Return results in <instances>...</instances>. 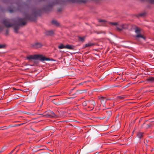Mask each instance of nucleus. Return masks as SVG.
Segmentation results:
<instances>
[{
	"mask_svg": "<svg viewBox=\"0 0 154 154\" xmlns=\"http://www.w3.org/2000/svg\"><path fill=\"white\" fill-rule=\"evenodd\" d=\"M119 97L121 99H122L123 98V97L121 96H119Z\"/></svg>",
	"mask_w": 154,
	"mask_h": 154,
	"instance_id": "45",
	"label": "nucleus"
},
{
	"mask_svg": "<svg viewBox=\"0 0 154 154\" xmlns=\"http://www.w3.org/2000/svg\"><path fill=\"white\" fill-rule=\"evenodd\" d=\"M100 100L101 103L103 104V105H105L104 100L105 99V98L103 97H101L100 98Z\"/></svg>",
	"mask_w": 154,
	"mask_h": 154,
	"instance_id": "16",
	"label": "nucleus"
},
{
	"mask_svg": "<svg viewBox=\"0 0 154 154\" xmlns=\"http://www.w3.org/2000/svg\"><path fill=\"white\" fill-rule=\"evenodd\" d=\"M75 48V46L72 45H65V48L70 49L73 50Z\"/></svg>",
	"mask_w": 154,
	"mask_h": 154,
	"instance_id": "11",
	"label": "nucleus"
},
{
	"mask_svg": "<svg viewBox=\"0 0 154 154\" xmlns=\"http://www.w3.org/2000/svg\"><path fill=\"white\" fill-rule=\"evenodd\" d=\"M69 1L72 2H82L85 3L86 2V0H69Z\"/></svg>",
	"mask_w": 154,
	"mask_h": 154,
	"instance_id": "10",
	"label": "nucleus"
},
{
	"mask_svg": "<svg viewBox=\"0 0 154 154\" xmlns=\"http://www.w3.org/2000/svg\"><path fill=\"white\" fill-rule=\"evenodd\" d=\"M106 99V101H105V102H104L105 103L106 102V101L107 100V99Z\"/></svg>",
	"mask_w": 154,
	"mask_h": 154,
	"instance_id": "51",
	"label": "nucleus"
},
{
	"mask_svg": "<svg viewBox=\"0 0 154 154\" xmlns=\"http://www.w3.org/2000/svg\"><path fill=\"white\" fill-rule=\"evenodd\" d=\"M25 113L27 114L28 115H29L31 114V113L29 112H26Z\"/></svg>",
	"mask_w": 154,
	"mask_h": 154,
	"instance_id": "44",
	"label": "nucleus"
},
{
	"mask_svg": "<svg viewBox=\"0 0 154 154\" xmlns=\"http://www.w3.org/2000/svg\"><path fill=\"white\" fill-rule=\"evenodd\" d=\"M51 96V97H54V96Z\"/></svg>",
	"mask_w": 154,
	"mask_h": 154,
	"instance_id": "52",
	"label": "nucleus"
},
{
	"mask_svg": "<svg viewBox=\"0 0 154 154\" xmlns=\"http://www.w3.org/2000/svg\"><path fill=\"white\" fill-rule=\"evenodd\" d=\"M150 122H152V121H150Z\"/></svg>",
	"mask_w": 154,
	"mask_h": 154,
	"instance_id": "57",
	"label": "nucleus"
},
{
	"mask_svg": "<svg viewBox=\"0 0 154 154\" xmlns=\"http://www.w3.org/2000/svg\"><path fill=\"white\" fill-rule=\"evenodd\" d=\"M144 119V117H142L141 118V119H140V120L139 121V122H141L143 119Z\"/></svg>",
	"mask_w": 154,
	"mask_h": 154,
	"instance_id": "39",
	"label": "nucleus"
},
{
	"mask_svg": "<svg viewBox=\"0 0 154 154\" xmlns=\"http://www.w3.org/2000/svg\"><path fill=\"white\" fill-rule=\"evenodd\" d=\"M79 39V41H81L82 42H83L85 41V37L83 36V37H81V36H79L78 37Z\"/></svg>",
	"mask_w": 154,
	"mask_h": 154,
	"instance_id": "20",
	"label": "nucleus"
},
{
	"mask_svg": "<svg viewBox=\"0 0 154 154\" xmlns=\"http://www.w3.org/2000/svg\"><path fill=\"white\" fill-rule=\"evenodd\" d=\"M61 123H62V122H57V124H55L56 125H61Z\"/></svg>",
	"mask_w": 154,
	"mask_h": 154,
	"instance_id": "33",
	"label": "nucleus"
},
{
	"mask_svg": "<svg viewBox=\"0 0 154 154\" xmlns=\"http://www.w3.org/2000/svg\"><path fill=\"white\" fill-rule=\"evenodd\" d=\"M21 154H26V152H25V151H23L21 152Z\"/></svg>",
	"mask_w": 154,
	"mask_h": 154,
	"instance_id": "37",
	"label": "nucleus"
},
{
	"mask_svg": "<svg viewBox=\"0 0 154 154\" xmlns=\"http://www.w3.org/2000/svg\"><path fill=\"white\" fill-rule=\"evenodd\" d=\"M76 94H75V93L73 94H72V95H76Z\"/></svg>",
	"mask_w": 154,
	"mask_h": 154,
	"instance_id": "48",
	"label": "nucleus"
},
{
	"mask_svg": "<svg viewBox=\"0 0 154 154\" xmlns=\"http://www.w3.org/2000/svg\"><path fill=\"white\" fill-rule=\"evenodd\" d=\"M57 3V2H55V3H54V2H53V3H51V4H50L49 5H48V6L49 7H52L54 5H55V4H56Z\"/></svg>",
	"mask_w": 154,
	"mask_h": 154,
	"instance_id": "27",
	"label": "nucleus"
},
{
	"mask_svg": "<svg viewBox=\"0 0 154 154\" xmlns=\"http://www.w3.org/2000/svg\"><path fill=\"white\" fill-rule=\"evenodd\" d=\"M36 99V96L35 95L29 96L26 98V101L29 103H33L35 102Z\"/></svg>",
	"mask_w": 154,
	"mask_h": 154,
	"instance_id": "6",
	"label": "nucleus"
},
{
	"mask_svg": "<svg viewBox=\"0 0 154 154\" xmlns=\"http://www.w3.org/2000/svg\"><path fill=\"white\" fill-rule=\"evenodd\" d=\"M144 15V13H143L142 14H140L139 15V16H143Z\"/></svg>",
	"mask_w": 154,
	"mask_h": 154,
	"instance_id": "34",
	"label": "nucleus"
},
{
	"mask_svg": "<svg viewBox=\"0 0 154 154\" xmlns=\"http://www.w3.org/2000/svg\"><path fill=\"white\" fill-rule=\"evenodd\" d=\"M98 21L100 22H101L103 23V24H106V21L100 19L98 20Z\"/></svg>",
	"mask_w": 154,
	"mask_h": 154,
	"instance_id": "26",
	"label": "nucleus"
},
{
	"mask_svg": "<svg viewBox=\"0 0 154 154\" xmlns=\"http://www.w3.org/2000/svg\"><path fill=\"white\" fill-rule=\"evenodd\" d=\"M6 127V126L4 127ZM4 128V127L0 128V130H4V129H6V128H4L2 129V128Z\"/></svg>",
	"mask_w": 154,
	"mask_h": 154,
	"instance_id": "38",
	"label": "nucleus"
},
{
	"mask_svg": "<svg viewBox=\"0 0 154 154\" xmlns=\"http://www.w3.org/2000/svg\"><path fill=\"white\" fill-rule=\"evenodd\" d=\"M51 101L57 105H59L60 104V103L58 101V100L57 99H54Z\"/></svg>",
	"mask_w": 154,
	"mask_h": 154,
	"instance_id": "13",
	"label": "nucleus"
},
{
	"mask_svg": "<svg viewBox=\"0 0 154 154\" xmlns=\"http://www.w3.org/2000/svg\"><path fill=\"white\" fill-rule=\"evenodd\" d=\"M154 125V123H152V124H151V125Z\"/></svg>",
	"mask_w": 154,
	"mask_h": 154,
	"instance_id": "50",
	"label": "nucleus"
},
{
	"mask_svg": "<svg viewBox=\"0 0 154 154\" xmlns=\"http://www.w3.org/2000/svg\"><path fill=\"white\" fill-rule=\"evenodd\" d=\"M73 90H74V89H72L71 90V91H73Z\"/></svg>",
	"mask_w": 154,
	"mask_h": 154,
	"instance_id": "55",
	"label": "nucleus"
},
{
	"mask_svg": "<svg viewBox=\"0 0 154 154\" xmlns=\"http://www.w3.org/2000/svg\"><path fill=\"white\" fill-rule=\"evenodd\" d=\"M117 30L119 31H122L123 29H126L127 28V26L124 24H119V26H116Z\"/></svg>",
	"mask_w": 154,
	"mask_h": 154,
	"instance_id": "7",
	"label": "nucleus"
},
{
	"mask_svg": "<svg viewBox=\"0 0 154 154\" xmlns=\"http://www.w3.org/2000/svg\"><path fill=\"white\" fill-rule=\"evenodd\" d=\"M134 30V32L136 34L134 37L136 38H142L144 39V37L141 33L140 29L138 27L135 26L133 28Z\"/></svg>",
	"mask_w": 154,
	"mask_h": 154,
	"instance_id": "4",
	"label": "nucleus"
},
{
	"mask_svg": "<svg viewBox=\"0 0 154 154\" xmlns=\"http://www.w3.org/2000/svg\"><path fill=\"white\" fill-rule=\"evenodd\" d=\"M54 34V32L52 30H50L47 31L46 32V34L48 35H52Z\"/></svg>",
	"mask_w": 154,
	"mask_h": 154,
	"instance_id": "14",
	"label": "nucleus"
},
{
	"mask_svg": "<svg viewBox=\"0 0 154 154\" xmlns=\"http://www.w3.org/2000/svg\"><path fill=\"white\" fill-rule=\"evenodd\" d=\"M149 70L148 68L146 69L145 67V72H147L146 73H145V75H150L151 74V72L149 71Z\"/></svg>",
	"mask_w": 154,
	"mask_h": 154,
	"instance_id": "21",
	"label": "nucleus"
},
{
	"mask_svg": "<svg viewBox=\"0 0 154 154\" xmlns=\"http://www.w3.org/2000/svg\"><path fill=\"white\" fill-rule=\"evenodd\" d=\"M109 24L111 26H119V24L117 22H109Z\"/></svg>",
	"mask_w": 154,
	"mask_h": 154,
	"instance_id": "19",
	"label": "nucleus"
},
{
	"mask_svg": "<svg viewBox=\"0 0 154 154\" xmlns=\"http://www.w3.org/2000/svg\"><path fill=\"white\" fill-rule=\"evenodd\" d=\"M5 150V148H4V147H3L2 149V150L0 151V153L2 152H3Z\"/></svg>",
	"mask_w": 154,
	"mask_h": 154,
	"instance_id": "32",
	"label": "nucleus"
},
{
	"mask_svg": "<svg viewBox=\"0 0 154 154\" xmlns=\"http://www.w3.org/2000/svg\"><path fill=\"white\" fill-rule=\"evenodd\" d=\"M94 45V43H88L87 44H86L85 45V47H90L91 46Z\"/></svg>",
	"mask_w": 154,
	"mask_h": 154,
	"instance_id": "22",
	"label": "nucleus"
},
{
	"mask_svg": "<svg viewBox=\"0 0 154 154\" xmlns=\"http://www.w3.org/2000/svg\"><path fill=\"white\" fill-rule=\"evenodd\" d=\"M37 13L36 11L34 10L31 15L26 14L25 18H18L16 21L15 23V26L14 27V31L16 33L17 32L18 30L19 29V26L21 25H24L26 23V21L27 20H33L37 16Z\"/></svg>",
	"mask_w": 154,
	"mask_h": 154,
	"instance_id": "1",
	"label": "nucleus"
},
{
	"mask_svg": "<svg viewBox=\"0 0 154 154\" xmlns=\"http://www.w3.org/2000/svg\"><path fill=\"white\" fill-rule=\"evenodd\" d=\"M134 130L133 131V132H134Z\"/></svg>",
	"mask_w": 154,
	"mask_h": 154,
	"instance_id": "56",
	"label": "nucleus"
},
{
	"mask_svg": "<svg viewBox=\"0 0 154 154\" xmlns=\"http://www.w3.org/2000/svg\"><path fill=\"white\" fill-rule=\"evenodd\" d=\"M52 24L57 26H59V23L55 20H52Z\"/></svg>",
	"mask_w": 154,
	"mask_h": 154,
	"instance_id": "17",
	"label": "nucleus"
},
{
	"mask_svg": "<svg viewBox=\"0 0 154 154\" xmlns=\"http://www.w3.org/2000/svg\"><path fill=\"white\" fill-rule=\"evenodd\" d=\"M94 32L96 33L97 34H100L103 33L104 34H105V32L104 31H95Z\"/></svg>",
	"mask_w": 154,
	"mask_h": 154,
	"instance_id": "18",
	"label": "nucleus"
},
{
	"mask_svg": "<svg viewBox=\"0 0 154 154\" xmlns=\"http://www.w3.org/2000/svg\"><path fill=\"white\" fill-rule=\"evenodd\" d=\"M149 64V63L147 62H145V66L146 65H147Z\"/></svg>",
	"mask_w": 154,
	"mask_h": 154,
	"instance_id": "40",
	"label": "nucleus"
},
{
	"mask_svg": "<svg viewBox=\"0 0 154 154\" xmlns=\"http://www.w3.org/2000/svg\"><path fill=\"white\" fill-rule=\"evenodd\" d=\"M107 115V119L108 120L112 115V112L111 111L106 112Z\"/></svg>",
	"mask_w": 154,
	"mask_h": 154,
	"instance_id": "15",
	"label": "nucleus"
},
{
	"mask_svg": "<svg viewBox=\"0 0 154 154\" xmlns=\"http://www.w3.org/2000/svg\"><path fill=\"white\" fill-rule=\"evenodd\" d=\"M11 12V10H10V11Z\"/></svg>",
	"mask_w": 154,
	"mask_h": 154,
	"instance_id": "60",
	"label": "nucleus"
},
{
	"mask_svg": "<svg viewBox=\"0 0 154 154\" xmlns=\"http://www.w3.org/2000/svg\"><path fill=\"white\" fill-rule=\"evenodd\" d=\"M5 47V45H0V49L4 48Z\"/></svg>",
	"mask_w": 154,
	"mask_h": 154,
	"instance_id": "29",
	"label": "nucleus"
},
{
	"mask_svg": "<svg viewBox=\"0 0 154 154\" xmlns=\"http://www.w3.org/2000/svg\"><path fill=\"white\" fill-rule=\"evenodd\" d=\"M8 30H6V33H8Z\"/></svg>",
	"mask_w": 154,
	"mask_h": 154,
	"instance_id": "47",
	"label": "nucleus"
},
{
	"mask_svg": "<svg viewBox=\"0 0 154 154\" xmlns=\"http://www.w3.org/2000/svg\"><path fill=\"white\" fill-rule=\"evenodd\" d=\"M83 93L82 90H77L75 93V94H82Z\"/></svg>",
	"mask_w": 154,
	"mask_h": 154,
	"instance_id": "23",
	"label": "nucleus"
},
{
	"mask_svg": "<svg viewBox=\"0 0 154 154\" xmlns=\"http://www.w3.org/2000/svg\"><path fill=\"white\" fill-rule=\"evenodd\" d=\"M8 154H11L10 153H9Z\"/></svg>",
	"mask_w": 154,
	"mask_h": 154,
	"instance_id": "59",
	"label": "nucleus"
},
{
	"mask_svg": "<svg viewBox=\"0 0 154 154\" xmlns=\"http://www.w3.org/2000/svg\"><path fill=\"white\" fill-rule=\"evenodd\" d=\"M22 144L20 145H18V146H17L11 152H10V153L11 154L14 151L15 149L18 146H21Z\"/></svg>",
	"mask_w": 154,
	"mask_h": 154,
	"instance_id": "28",
	"label": "nucleus"
},
{
	"mask_svg": "<svg viewBox=\"0 0 154 154\" xmlns=\"http://www.w3.org/2000/svg\"><path fill=\"white\" fill-rule=\"evenodd\" d=\"M23 124H24V123H21V124H19L15 125H22Z\"/></svg>",
	"mask_w": 154,
	"mask_h": 154,
	"instance_id": "43",
	"label": "nucleus"
},
{
	"mask_svg": "<svg viewBox=\"0 0 154 154\" xmlns=\"http://www.w3.org/2000/svg\"><path fill=\"white\" fill-rule=\"evenodd\" d=\"M42 45L40 43H36L32 45V47L34 48H38L41 47Z\"/></svg>",
	"mask_w": 154,
	"mask_h": 154,
	"instance_id": "9",
	"label": "nucleus"
},
{
	"mask_svg": "<svg viewBox=\"0 0 154 154\" xmlns=\"http://www.w3.org/2000/svg\"><path fill=\"white\" fill-rule=\"evenodd\" d=\"M61 11V10H60V9H58V11Z\"/></svg>",
	"mask_w": 154,
	"mask_h": 154,
	"instance_id": "49",
	"label": "nucleus"
},
{
	"mask_svg": "<svg viewBox=\"0 0 154 154\" xmlns=\"http://www.w3.org/2000/svg\"><path fill=\"white\" fill-rule=\"evenodd\" d=\"M83 83H82V82H81V83H80L79 85H82L83 84Z\"/></svg>",
	"mask_w": 154,
	"mask_h": 154,
	"instance_id": "46",
	"label": "nucleus"
},
{
	"mask_svg": "<svg viewBox=\"0 0 154 154\" xmlns=\"http://www.w3.org/2000/svg\"><path fill=\"white\" fill-rule=\"evenodd\" d=\"M3 29V28L2 26H1L0 25V31H2Z\"/></svg>",
	"mask_w": 154,
	"mask_h": 154,
	"instance_id": "36",
	"label": "nucleus"
},
{
	"mask_svg": "<svg viewBox=\"0 0 154 154\" xmlns=\"http://www.w3.org/2000/svg\"><path fill=\"white\" fill-rule=\"evenodd\" d=\"M70 125H72V124H70Z\"/></svg>",
	"mask_w": 154,
	"mask_h": 154,
	"instance_id": "58",
	"label": "nucleus"
},
{
	"mask_svg": "<svg viewBox=\"0 0 154 154\" xmlns=\"http://www.w3.org/2000/svg\"><path fill=\"white\" fill-rule=\"evenodd\" d=\"M118 117V116H117L116 117V119H117V117Z\"/></svg>",
	"mask_w": 154,
	"mask_h": 154,
	"instance_id": "53",
	"label": "nucleus"
},
{
	"mask_svg": "<svg viewBox=\"0 0 154 154\" xmlns=\"http://www.w3.org/2000/svg\"><path fill=\"white\" fill-rule=\"evenodd\" d=\"M83 105L84 106H85L86 105V103H85V102H84V103H83Z\"/></svg>",
	"mask_w": 154,
	"mask_h": 154,
	"instance_id": "42",
	"label": "nucleus"
},
{
	"mask_svg": "<svg viewBox=\"0 0 154 154\" xmlns=\"http://www.w3.org/2000/svg\"><path fill=\"white\" fill-rule=\"evenodd\" d=\"M106 117V116H103L102 117H99V118L100 119H104Z\"/></svg>",
	"mask_w": 154,
	"mask_h": 154,
	"instance_id": "35",
	"label": "nucleus"
},
{
	"mask_svg": "<svg viewBox=\"0 0 154 154\" xmlns=\"http://www.w3.org/2000/svg\"><path fill=\"white\" fill-rule=\"evenodd\" d=\"M18 151H19V149L17 150V151L16 152H18Z\"/></svg>",
	"mask_w": 154,
	"mask_h": 154,
	"instance_id": "54",
	"label": "nucleus"
},
{
	"mask_svg": "<svg viewBox=\"0 0 154 154\" xmlns=\"http://www.w3.org/2000/svg\"><path fill=\"white\" fill-rule=\"evenodd\" d=\"M144 136L143 133L140 132H138L137 134V137L140 139L142 138Z\"/></svg>",
	"mask_w": 154,
	"mask_h": 154,
	"instance_id": "12",
	"label": "nucleus"
},
{
	"mask_svg": "<svg viewBox=\"0 0 154 154\" xmlns=\"http://www.w3.org/2000/svg\"><path fill=\"white\" fill-rule=\"evenodd\" d=\"M116 124L117 125H120L121 124V123L120 122L118 119H116L115 121Z\"/></svg>",
	"mask_w": 154,
	"mask_h": 154,
	"instance_id": "25",
	"label": "nucleus"
},
{
	"mask_svg": "<svg viewBox=\"0 0 154 154\" xmlns=\"http://www.w3.org/2000/svg\"><path fill=\"white\" fill-rule=\"evenodd\" d=\"M151 105V103H148L146 105H145V106H146V107H148L149 106Z\"/></svg>",
	"mask_w": 154,
	"mask_h": 154,
	"instance_id": "31",
	"label": "nucleus"
},
{
	"mask_svg": "<svg viewBox=\"0 0 154 154\" xmlns=\"http://www.w3.org/2000/svg\"><path fill=\"white\" fill-rule=\"evenodd\" d=\"M58 48L60 49L65 48V45H64L63 44H61L59 46Z\"/></svg>",
	"mask_w": 154,
	"mask_h": 154,
	"instance_id": "24",
	"label": "nucleus"
},
{
	"mask_svg": "<svg viewBox=\"0 0 154 154\" xmlns=\"http://www.w3.org/2000/svg\"><path fill=\"white\" fill-rule=\"evenodd\" d=\"M151 3L154 2V0H149Z\"/></svg>",
	"mask_w": 154,
	"mask_h": 154,
	"instance_id": "41",
	"label": "nucleus"
},
{
	"mask_svg": "<svg viewBox=\"0 0 154 154\" xmlns=\"http://www.w3.org/2000/svg\"><path fill=\"white\" fill-rule=\"evenodd\" d=\"M2 23L7 27H11L13 25L11 23V20L9 19H5L3 21Z\"/></svg>",
	"mask_w": 154,
	"mask_h": 154,
	"instance_id": "5",
	"label": "nucleus"
},
{
	"mask_svg": "<svg viewBox=\"0 0 154 154\" xmlns=\"http://www.w3.org/2000/svg\"><path fill=\"white\" fill-rule=\"evenodd\" d=\"M146 79L145 80V82L147 83L154 82V77H146Z\"/></svg>",
	"mask_w": 154,
	"mask_h": 154,
	"instance_id": "8",
	"label": "nucleus"
},
{
	"mask_svg": "<svg viewBox=\"0 0 154 154\" xmlns=\"http://www.w3.org/2000/svg\"><path fill=\"white\" fill-rule=\"evenodd\" d=\"M91 104L94 106L95 105V102L94 101H92L91 102Z\"/></svg>",
	"mask_w": 154,
	"mask_h": 154,
	"instance_id": "30",
	"label": "nucleus"
},
{
	"mask_svg": "<svg viewBox=\"0 0 154 154\" xmlns=\"http://www.w3.org/2000/svg\"><path fill=\"white\" fill-rule=\"evenodd\" d=\"M40 115L45 118H51L55 117L56 116V115L54 112L51 110L45 111L44 113Z\"/></svg>",
	"mask_w": 154,
	"mask_h": 154,
	"instance_id": "3",
	"label": "nucleus"
},
{
	"mask_svg": "<svg viewBox=\"0 0 154 154\" xmlns=\"http://www.w3.org/2000/svg\"><path fill=\"white\" fill-rule=\"evenodd\" d=\"M26 58L29 61H31L32 60H39L41 61H48L50 59L45 57L42 55L35 54L34 55H30L27 57Z\"/></svg>",
	"mask_w": 154,
	"mask_h": 154,
	"instance_id": "2",
	"label": "nucleus"
}]
</instances>
